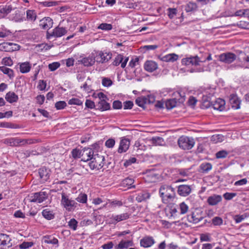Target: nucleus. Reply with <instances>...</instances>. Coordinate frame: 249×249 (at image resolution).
Wrapping results in <instances>:
<instances>
[{
	"instance_id": "8",
	"label": "nucleus",
	"mask_w": 249,
	"mask_h": 249,
	"mask_svg": "<svg viewBox=\"0 0 249 249\" xmlns=\"http://www.w3.org/2000/svg\"><path fill=\"white\" fill-rule=\"evenodd\" d=\"M47 197L48 194L46 192L40 191L32 194L29 196V200L31 202L40 203L45 200Z\"/></svg>"
},
{
	"instance_id": "3",
	"label": "nucleus",
	"mask_w": 249,
	"mask_h": 249,
	"mask_svg": "<svg viewBox=\"0 0 249 249\" xmlns=\"http://www.w3.org/2000/svg\"><path fill=\"white\" fill-rule=\"evenodd\" d=\"M61 204L69 212L74 211L78 205L74 200L70 198L69 196L64 193L61 194Z\"/></svg>"
},
{
	"instance_id": "21",
	"label": "nucleus",
	"mask_w": 249,
	"mask_h": 249,
	"mask_svg": "<svg viewBox=\"0 0 249 249\" xmlns=\"http://www.w3.org/2000/svg\"><path fill=\"white\" fill-rule=\"evenodd\" d=\"M11 241V239L9 235L3 233L0 234V246L11 247L12 245Z\"/></svg>"
},
{
	"instance_id": "26",
	"label": "nucleus",
	"mask_w": 249,
	"mask_h": 249,
	"mask_svg": "<svg viewBox=\"0 0 249 249\" xmlns=\"http://www.w3.org/2000/svg\"><path fill=\"white\" fill-rule=\"evenodd\" d=\"M38 174L43 182L48 181L50 178L49 171L46 168H40L38 170Z\"/></svg>"
},
{
	"instance_id": "64",
	"label": "nucleus",
	"mask_w": 249,
	"mask_h": 249,
	"mask_svg": "<svg viewBox=\"0 0 249 249\" xmlns=\"http://www.w3.org/2000/svg\"><path fill=\"white\" fill-rule=\"evenodd\" d=\"M203 106L206 108H208L211 106V103L209 100V98L203 96L202 98Z\"/></svg>"
},
{
	"instance_id": "51",
	"label": "nucleus",
	"mask_w": 249,
	"mask_h": 249,
	"mask_svg": "<svg viewBox=\"0 0 249 249\" xmlns=\"http://www.w3.org/2000/svg\"><path fill=\"white\" fill-rule=\"evenodd\" d=\"M77 221L74 218H72L68 222V226L71 229L75 231L77 229Z\"/></svg>"
},
{
	"instance_id": "33",
	"label": "nucleus",
	"mask_w": 249,
	"mask_h": 249,
	"mask_svg": "<svg viewBox=\"0 0 249 249\" xmlns=\"http://www.w3.org/2000/svg\"><path fill=\"white\" fill-rule=\"evenodd\" d=\"M44 242L46 244L56 245L58 246V240L50 235H46L43 237Z\"/></svg>"
},
{
	"instance_id": "53",
	"label": "nucleus",
	"mask_w": 249,
	"mask_h": 249,
	"mask_svg": "<svg viewBox=\"0 0 249 249\" xmlns=\"http://www.w3.org/2000/svg\"><path fill=\"white\" fill-rule=\"evenodd\" d=\"M200 240L201 242H210L211 241V237L209 233H203L200 235Z\"/></svg>"
},
{
	"instance_id": "5",
	"label": "nucleus",
	"mask_w": 249,
	"mask_h": 249,
	"mask_svg": "<svg viewBox=\"0 0 249 249\" xmlns=\"http://www.w3.org/2000/svg\"><path fill=\"white\" fill-rule=\"evenodd\" d=\"M178 142L179 147L183 150L192 149L195 143L193 138L183 136L178 139Z\"/></svg>"
},
{
	"instance_id": "6",
	"label": "nucleus",
	"mask_w": 249,
	"mask_h": 249,
	"mask_svg": "<svg viewBox=\"0 0 249 249\" xmlns=\"http://www.w3.org/2000/svg\"><path fill=\"white\" fill-rule=\"evenodd\" d=\"M94 55L96 61L98 63H105L112 58V53L110 52L95 51Z\"/></svg>"
},
{
	"instance_id": "35",
	"label": "nucleus",
	"mask_w": 249,
	"mask_h": 249,
	"mask_svg": "<svg viewBox=\"0 0 249 249\" xmlns=\"http://www.w3.org/2000/svg\"><path fill=\"white\" fill-rule=\"evenodd\" d=\"M37 15L36 11L33 10H28L26 11V19L31 22H34L36 19Z\"/></svg>"
},
{
	"instance_id": "59",
	"label": "nucleus",
	"mask_w": 249,
	"mask_h": 249,
	"mask_svg": "<svg viewBox=\"0 0 249 249\" xmlns=\"http://www.w3.org/2000/svg\"><path fill=\"white\" fill-rule=\"evenodd\" d=\"M102 83L104 87H109L112 84L111 80L108 78L104 77L102 79Z\"/></svg>"
},
{
	"instance_id": "55",
	"label": "nucleus",
	"mask_w": 249,
	"mask_h": 249,
	"mask_svg": "<svg viewBox=\"0 0 249 249\" xmlns=\"http://www.w3.org/2000/svg\"><path fill=\"white\" fill-rule=\"evenodd\" d=\"M212 223L214 226H220L223 224V220L221 217L216 216L212 219Z\"/></svg>"
},
{
	"instance_id": "43",
	"label": "nucleus",
	"mask_w": 249,
	"mask_h": 249,
	"mask_svg": "<svg viewBox=\"0 0 249 249\" xmlns=\"http://www.w3.org/2000/svg\"><path fill=\"white\" fill-rule=\"evenodd\" d=\"M123 249H127L129 247L133 246V242L132 240H122L119 242Z\"/></svg>"
},
{
	"instance_id": "18",
	"label": "nucleus",
	"mask_w": 249,
	"mask_h": 249,
	"mask_svg": "<svg viewBox=\"0 0 249 249\" xmlns=\"http://www.w3.org/2000/svg\"><path fill=\"white\" fill-rule=\"evenodd\" d=\"M130 146V141L128 139L123 137L120 142V145L118 149L119 153H122L126 152Z\"/></svg>"
},
{
	"instance_id": "38",
	"label": "nucleus",
	"mask_w": 249,
	"mask_h": 249,
	"mask_svg": "<svg viewBox=\"0 0 249 249\" xmlns=\"http://www.w3.org/2000/svg\"><path fill=\"white\" fill-rule=\"evenodd\" d=\"M197 8V5L196 3L190 1L185 6V10L186 12H190L195 11Z\"/></svg>"
},
{
	"instance_id": "24",
	"label": "nucleus",
	"mask_w": 249,
	"mask_h": 249,
	"mask_svg": "<svg viewBox=\"0 0 249 249\" xmlns=\"http://www.w3.org/2000/svg\"><path fill=\"white\" fill-rule=\"evenodd\" d=\"M222 200V197L220 195H213L209 196L207 199L208 203L211 206L217 205Z\"/></svg>"
},
{
	"instance_id": "52",
	"label": "nucleus",
	"mask_w": 249,
	"mask_h": 249,
	"mask_svg": "<svg viewBox=\"0 0 249 249\" xmlns=\"http://www.w3.org/2000/svg\"><path fill=\"white\" fill-rule=\"evenodd\" d=\"M34 245L33 242H23L19 245V247L21 249H27Z\"/></svg>"
},
{
	"instance_id": "41",
	"label": "nucleus",
	"mask_w": 249,
	"mask_h": 249,
	"mask_svg": "<svg viewBox=\"0 0 249 249\" xmlns=\"http://www.w3.org/2000/svg\"><path fill=\"white\" fill-rule=\"evenodd\" d=\"M12 7L10 6H5L0 8V14H2V17H4L9 14L12 11Z\"/></svg>"
},
{
	"instance_id": "37",
	"label": "nucleus",
	"mask_w": 249,
	"mask_h": 249,
	"mask_svg": "<svg viewBox=\"0 0 249 249\" xmlns=\"http://www.w3.org/2000/svg\"><path fill=\"white\" fill-rule=\"evenodd\" d=\"M0 71L4 74H7L10 79H12L14 77V71L10 68L5 66H0Z\"/></svg>"
},
{
	"instance_id": "29",
	"label": "nucleus",
	"mask_w": 249,
	"mask_h": 249,
	"mask_svg": "<svg viewBox=\"0 0 249 249\" xmlns=\"http://www.w3.org/2000/svg\"><path fill=\"white\" fill-rule=\"evenodd\" d=\"M150 196V194L146 191H142L139 193L136 197V200L138 202H141L142 201L146 200L149 198Z\"/></svg>"
},
{
	"instance_id": "10",
	"label": "nucleus",
	"mask_w": 249,
	"mask_h": 249,
	"mask_svg": "<svg viewBox=\"0 0 249 249\" xmlns=\"http://www.w3.org/2000/svg\"><path fill=\"white\" fill-rule=\"evenodd\" d=\"M237 59L236 55L232 53H224L219 55L220 61L230 64Z\"/></svg>"
},
{
	"instance_id": "11",
	"label": "nucleus",
	"mask_w": 249,
	"mask_h": 249,
	"mask_svg": "<svg viewBox=\"0 0 249 249\" xmlns=\"http://www.w3.org/2000/svg\"><path fill=\"white\" fill-rule=\"evenodd\" d=\"M20 49V46L17 44L11 42H3L0 44V51L12 52Z\"/></svg>"
},
{
	"instance_id": "7",
	"label": "nucleus",
	"mask_w": 249,
	"mask_h": 249,
	"mask_svg": "<svg viewBox=\"0 0 249 249\" xmlns=\"http://www.w3.org/2000/svg\"><path fill=\"white\" fill-rule=\"evenodd\" d=\"M67 33V30L66 28L58 26L54 28L52 32L47 31L46 37L48 39H51L53 37H60L66 34Z\"/></svg>"
},
{
	"instance_id": "36",
	"label": "nucleus",
	"mask_w": 249,
	"mask_h": 249,
	"mask_svg": "<svg viewBox=\"0 0 249 249\" xmlns=\"http://www.w3.org/2000/svg\"><path fill=\"white\" fill-rule=\"evenodd\" d=\"M31 68V65L28 62L22 63L19 65L20 71L22 73L29 72L30 71Z\"/></svg>"
},
{
	"instance_id": "61",
	"label": "nucleus",
	"mask_w": 249,
	"mask_h": 249,
	"mask_svg": "<svg viewBox=\"0 0 249 249\" xmlns=\"http://www.w3.org/2000/svg\"><path fill=\"white\" fill-rule=\"evenodd\" d=\"M93 95L95 98H98L99 101L106 100L107 99V95L102 92H98L97 94H94Z\"/></svg>"
},
{
	"instance_id": "15",
	"label": "nucleus",
	"mask_w": 249,
	"mask_h": 249,
	"mask_svg": "<svg viewBox=\"0 0 249 249\" xmlns=\"http://www.w3.org/2000/svg\"><path fill=\"white\" fill-rule=\"evenodd\" d=\"M95 61L96 60L94 52L92 53L88 56L84 57L78 60L79 62L83 64L85 67H89L93 65Z\"/></svg>"
},
{
	"instance_id": "49",
	"label": "nucleus",
	"mask_w": 249,
	"mask_h": 249,
	"mask_svg": "<svg viewBox=\"0 0 249 249\" xmlns=\"http://www.w3.org/2000/svg\"><path fill=\"white\" fill-rule=\"evenodd\" d=\"M76 200L79 202L86 203L87 201V195L85 194H80Z\"/></svg>"
},
{
	"instance_id": "40",
	"label": "nucleus",
	"mask_w": 249,
	"mask_h": 249,
	"mask_svg": "<svg viewBox=\"0 0 249 249\" xmlns=\"http://www.w3.org/2000/svg\"><path fill=\"white\" fill-rule=\"evenodd\" d=\"M145 96H142L136 99L135 103L138 106L144 108L145 105L147 104Z\"/></svg>"
},
{
	"instance_id": "4",
	"label": "nucleus",
	"mask_w": 249,
	"mask_h": 249,
	"mask_svg": "<svg viewBox=\"0 0 249 249\" xmlns=\"http://www.w3.org/2000/svg\"><path fill=\"white\" fill-rule=\"evenodd\" d=\"M4 142L11 146H18L33 143L34 142L32 140L22 139L17 137H12L5 139Z\"/></svg>"
},
{
	"instance_id": "60",
	"label": "nucleus",
	"mask_w": 249,
	"mask_h": 249,
	"mask_svg": "<svg viewBox=\"0 0 249 249\" xmlns=\"http://www.w3.org/2000/svg\"><path fill=\"white\" fill-rule=\"evenodd\" d=\"M236 193H226L224 194V198L227 200H231L234 196H236Z\"/></svg>"
},
{
	"instance_id": "39",
	"label": "nucleus",
	"mask_w": 249,
	"mask_h": 249,
	"mask_svg": "<svg viewBox=\"0 0 249 249\" xmlns=\"http://www.w3.org/2000/svg\"><path fill=\"white\" fill-rule=\"evenodd\" d=\"M178 102L176 99L173 98L167 100L165 102V106L168 109H171L176 107Z\"/></svg>"
},
{
	"instance_id": "1",
	"label": "nucleus",
	"mask_w": 249,
	"mask_h": 249,
	"mask_svg": "<svg viewBox=\"0 0 249 249\" xmlns=\"http://www.w3.org/2000/svg\"><path fill=\"white\" fill-rule=\"evenodd\" d=\"M159 195L162 202L166 204L172 202L176 196L175 189L168 185H163L160 187Z\"/></svg>"
},
{
	"instance_id": "13",
	"label": "nucleus",
	"mask_w": 249,
	"mask_h": 249,
	"mask_svg": "<svg viewBox=\"0 0 249 249\" xmlns=\"http://www.w3.org/2000/svg\"><path fill=\"white\" fill-rule=\"evenodd\" d=\"M96 153L91 148L85 147L83 149L81 160L84 162H89Z\"/></svg>"
},
{
	"instance_id": "14",
	"label": "nucleus",
	"mask_w": 249,
	"mask_h": 249,
	"mask_svg": "<svg viewBox=\"0 0 249 249\" xmlns=\"http://www.w3.org/2000/svg\"><path fill=\"white\" fill-rule=\"evenodd\" d=\"M192 192L191 186L189 185L182 184L178 186L177 193L181 196H187Z\"/></svg>"
},
{
	"instance_id": "50",
	"label": "nucleus",
	"mask_w": 249,
	"mask_h": 249,
	"mask_svg": "<svg viewBox=\"0 0 249 249\" xmlns=\"http://www.w3.org/2000/svg\"><path fill=\"white\" fill-rule=\"evenodd\" d=\"M68 104L71 105H75L78 106H81L83 104V102L81 101L78 98H72L69 100Z\"/></svg>"
},
{
	"instance_id": "44",
	"label": "nucleus",
	"mask_w": 249,
	"mask_h": 249,
	"mask_svg": "<svg viewBox=\"0 0 249 249\" xmlns=\"http://www.w3.org/2000/svg\"><path fill=\"white\" fill-rule=\"evenodd\" d=\"M82 150H80L78 149H73L71 152V154L73 158L76 159L82 157Z\"/></svg>"
},
{
	"instance_id": "62",
	"label": "nucleus",
	"mask_w": 249,
	"mask_h": 249,
	"mask_svg": "<svg viewBox=\"0 0 249 249\" xmlns=\"http://www.w3.org/2000/svg\"><path fill=\"white\" fill-rule=\"evenodd\" d=\"M112 107L114 109H120L122 108V103L119 100H115L113 102Z\"/></svg>"
},
{
	"instance_id": "47",
	"label": "nucleus",
	"mask_w": 249,
	"mask_h": 249,
	"mask_svg": "<svg viewBox=\"0 0 249 249\" xmlns=\"http://www.w3.org/2000/svg\"><path fill=\"white\" fill-rule=\"evenodd\" d=\"M229 154V152L223 150L217 152L215 154V156L217 159H224L226 158Z\"/></svg>"
},
{
	"instance_id": "9",
	"label": "nucleus",
	"mask_w": 249,
	"mask_h": 249,
	"mask_svg": "<svg viewBox=\"0 0 249 249\" xmlns=\"http://www.w3.org/2000/svg\"><path fill=\"white\" fill-rule=\"evenodd\" d=\"M203 62V61L200 60L196 55L184 58L181 60L182 65L186 66H198L200 62Z\"/></svg>"
},
{
	"instance_id": "48",
	"label": "nucleus",
	"mask_w": 249,
	"mask_h": 249,
	"mask_svg": "<svg viewBox=\"0 0 249 249\" xmlns=\"http://www.w3.org/2000/svg\"><path fill=\"white\" fill-rule=\"evenodd\" d=\"M98 29L105 31H110L112 29V26L111 24L103 23L99 25Z\"/></svg>"
},
{
	"instance_id": "56",
	"label": "nucleus",
	"mask_w": 249,
	"mask_h": 249,
	"mask_svg": "<svg viewBox=\"0 0 249 249\" xmlns=\"http://www.w3.org/2000/svg\"><path fill=\"white\" fill-rule=\"evenodd\" d=\"M168 12V16L169 18L172 19L177 15V9L176 8H169L167 10Z\"/></svg>"
},
{
	"instance_id": "58",
	"label": "nucleus",
	"mask_w": 249,
	"mask_h": 249,
	"mask_svg": "<svg viewBox=\"0 0 249 249\" xmlns=\"http://www.w3.org/2000/svg\"><path fill=\"white\" fill-rule=\"evenodd\" d=\"M136 161V158L135 157H131L129 159L125 160L124 163V165L125 167H128L132 163H135Z\"/></svg>"
},
{
	"instance_id": "28",
	"label": "nucleus",
	"mask_w": 249,
	"mask_h": 249,
	"mask_svg": "<svg viewBox=\"0 0 249 249\" xmlns=\"http://www.w3.org/2000/svg\"><path fill=\"white\" fill-rule=\"evenodd\" d=\"M146 174V181L148 182H155L156 181V173L154 168L148 170Z\"/></svg>"
},
{
	"instance_id": "57",
	"label": "nucleus",
	"mask_w": 249,
	"mask_h": 249,
	"mask_svg": "<svg viewBox=\"0 0 249 249\" xmlns=\"http://www.w3.org/2000/svg\"><path fill=\"white\" fill-rule=\"evenodd\" d=\"M67 106V104L65 101H58L55 104V107L58 110L64 108Z\"/></svg>"
},
{
	"instance_id": "42",
	"label": "nucleus",
	"mask_w": 249,
	"mask_h": 249,
	"mask_svg": "<svg viewBox=\"0 0 249 249\" xmlns=\"http://www.w3.org/2000/svg\"><path fill=\"white\" fill-rule=\"evenodd\" d=\"M237 59L240 62H249V56L243 52L240 53L239 56L237 57Z\"/></svg>"
},
{
	"instance_id": "30",
	"label": "nucleus",
	"mask_w": 249,
	"mask_h": 249,
	"mask_svg": "<svg viewBox=\"0 0 249 249\" xmlns=\"http://www.w3.org/2000/svg\"><path fill=\"white\" fill-rule=\"evenodd\" d=\"M178 56L175 53L167 54L160 58V60L165 62H174L178 60Z\"/></svg>"
},
{
	"instance_id": "19",
	"label": "nucleus",
	"mask_w": 249,
	"mask_h": 249,
	"mask_svg": "<svg viewBox=\"0 0 249 249\" xmlns=\"http://www.w3.org/2000/svg\"><path fill=\"white\" fill-rule=\"evenodd\" d=\"M229 102L232 108L235 109L240 108V101L236 95L233 94H231L229 98Z\"/></svg>"
},
{
	"instance_id": "34",
	"label": "nucleus",
	"mask_w": 249,
	"mask_h": 249,
	"mask_svg": "<svg viewBox=\"0 0 249 249\" xmlns=\"http://www.w3.org/2000/svg\"><path fill=\"white\" fill-rule=\"evenodd\" d=\"M200 171L202 173H207L212 169V164L209 162L202 163L200 166Z\"/></svg>"
},
{
	"instance_id": "31",
	"label": "nucleus",
	"mask_w": 249,
	"mask_h": 249,
	"mask_svg": "<svg viewBox=\"0 0 249 249\" xmlns=\"http://www.w3.org/2000/svg\"><path fill=\"white\" fill-rule=\"evenodd\" d=\"M42 216L47 220H50L54 218V213L49 209H45L42 211Z\"/></svg>"
},
{
	"instance_id": "32",
	"label": "nucleus",
	"mask_w": 249,
	"mask_h": 249,
	"mask_svg": "<svg viewBox=\"0 0 249 249\" xmlns=\"http://www.w3.org/2000/svg\"><path fill=\"white\" fill-rule=\"evenodd\" d=\"M144 69L148 72H153L156 70V62L152 60H147L144 64Z\"/></svg>"
},
{
	"instance_id": "17",
	"label": "nucleus",
	"mask_w": 249,
	"mask_h": 249,
	"mask_svg": "<svg viewBox=\"0 0 249 249\" xmlns=\"http://www.w3.org/2000/svg\"><path fill=\"white\" fill-rule=\"evenodd\" d=\"M39 26L44 30H49L53 27V20L50 17H45L40 20Z\"/></svg>"
},
{
	"instance_id": "23",
	"label": "nucleus",
	"mask_w": 249,
	"mask_h": 249,
	"mask_svg": "<svg viewBox=\"0 0 249 249\" xmlns=\"http://www.w3.org/2000/svg\"><path fill=\"white\" fill-rule=\"evenodd\" d=\"M5 100L9 103H16L18 100V96L13 91L8 92L5 96Z\"/></svg>"
},
{
	"instance_id": "16",
	"label": "nucleus",
	"mask_w": 249,
	"mask_h": 249,
	"mask_svg": "<svg viewBox=\"0 0 249 249\" xmlns=\"http://www.w3.org/2000/svg\"><path fill=\"white\" fill-rule=\"evenodd\" d=\"M128 60H129L128 57H125L124 58V56L122 54H118L116 56V57L115 58L112 64L113 66H119L121 64V67L122 68H124L125 67L126 65Z\"/></svg>"
},
{
	"instance_id": "12",
	"label": "nucleus",
	"mask_w": 249,
	"mask_h": 249,
	"mask_svg": "<svg viewBox=\"0 0 249 249\" xmlns=\"http://www.w3.org/2000/svg\"><path fill=\"white\" fill-rule=\"evenodd\" d=\"M129 214L126 213L119 214H112L109 218V222L112 224H115L118 222L125 220L129 218Z\"/></svg>"
},
{
	"instance_id": "22",
	"label": "nucleus",
	"mask_w": 249,
	"mask_h": 249,
	"mask_svg": "<svg viewBox=\"0 0 249 249\" xmlns=\"http://www.w3.org/2000/svg\"><path fill=\"white\" fill-rule=\"evenodd\" d=\"M187 219L189 222L196 224L202 220L203 217L198 213H192L187 216Z\"/></svg>"
},
{
	"instance_id": "20",
	"label": "nucleus",
	"mask_w": 249,
	"mask_h": 249,
	"mask_svg": "<svg viewBox=\"0 0 249 249\" xmlns=\"http://www.w3.org/2000/svg\"><path fill=\"white\" fill-rule=\"evenodd\" d=\"M96 109L104 111L110 109V105L106 100L99 101L96 105Z\"/></svg>"
},
{
	"instance_id": "46",
	"label": "nucleus",
	"mask_w": 249,
	"mask_h": 249,
	"mask_svg": "<svg viewBox=\"0 0 249 249\" xmlns=\"http://www.w3.org/2000/svg\"><path fill=\"white\" fill-rule=\"evenodd\" d=\"M170 211L171 212L172 214L171 215H173V217H177L178 214H179V212L178 211V206L175 204H171L168 206Z\"/></svg>"
},
{
	"instance_id": "54",
	"label": "nucleus",
	"mask_w": 249,
	"mask_h": 249,
	"mask_svg": "<svg viewBox=\"0 0 249 249\" xmlns=\"http://www.w3.org/2000/svg\"><path fill=\"white\" fill-rule=\"evenodd\" d=\"M60 64L59 62H54L48 65V68H49V69L51 71H55L56 69H57L60 67Z\"/></svg>"
},
{
	"instance_id": "27",
	"label": "nucleus",
	"mask_w": 249,
	"mask_h": 249,
	"mask_svg": "<svg viewBox=\"0 0 249 249\" xmlns=\"http://www.w3.org/2000/svg\"><path fill=\"white\" fill-rule=\"evenodd\" d=\"M154 240L150 237H145L141 240L140 244L142 247L148 248L154 244Z\"/></svg>"
},
{
	"instance_id": "2",
	"label": "nucleus",
	"mask_w": 249,
	"mask_h": 249,
	"mask_svg": "<svg viewBox=\"0 0 249 249\" xmlns=\"http://www.w3.org/2000/svg\"><path fill=\"white\" fill-rule=\"evenodd\" d=\"M105 160V157L103 155L96 153L88 164L91 170H99L104 166Z\"/></svg>"
},
{
	"instance_id": "63",
	"label": "nucleus",
	"mask_w": 249,
	"mask_h": 249,
	"mask_svg": "<svg viewBox=\"0 0 249 249\" xmlns=\"http://www.w3.org/2000/svg\"><path fill=\"white\" fill-rule=\"evenodd\" d=\"M46 86V82L45 81L40 80L39 81L37 88L40 90H43L45 89Z\"/></svg>"
},
{
	"instance_id": "25",
	"label": "nucleus",
	"mask_w": 249,
	"mask_h": 249,
	"mask_svg": "<svg viewBox=\"0 0 249 249\" xmlns=\"http://www.w3.org/2000/svg\"><path fill=\"white\" fill-rule=\"evenodd\" d=\"M225 102L224 100L218 98L217 99L213 104L211 103V106H213V108L217 110L222 111L225 109Z\"/></svg>"
},
{
	"instance_id": "45",
	"label": "nucleus",
	"mask_w": 249,
	"mask_h": 249,
	"mask_svg": "<svg viewBox=\"0 0 249 249\" xmlns=\"http://www.w3.org/2000/svg\"><path fill=\"white\" fill-rule=\"evenodd\" d=\"M189 207L184 202H182L179 204V214H183L188 211Z\"/></svg>"
}]
</instances>
